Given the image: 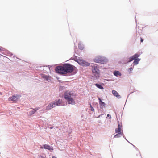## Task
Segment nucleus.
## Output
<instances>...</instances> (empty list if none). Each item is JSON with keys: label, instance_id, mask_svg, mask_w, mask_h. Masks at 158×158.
I'll return each instance as SVG.
<instances>
[{"label": "nucleus", "instance_id": "22", "mask_svg": "<svg viewBox=\"0 0 158 158\" xmlns=\"http://www.w3.org/2000/svg\"><path fill=\"white\" fill-rule=\"evenodd\" d=\"M115 132L116 133H118L120 134H123V132H121V129H119L118 128H116L115 130Z\"/></svg>", "mask_w": 158, "mask_h": 158}, {"label": "nucleus", "instance_id": "36", "mask_svg": "<svg viewBox=\"0 0 158 158\" xmlns=\"http://www.w3.org/2000/svg\"><path fill=\"white\" fill-rule=\"evenodd\" d=\"M52 158H57L55 156H52Z\"/></svg>", "mask_w": 158, "mask_h": 158}, {"label": "nucleus", "instance_id": "1", "mask_svg": "<svg viewBox=\"0 0 158 158\" xmlns=\"http://www.w3.org/2000/svg\"><path fill=\"white\" fill-rule=\"evenodd\" d=\"M64 65L65 74L72 73V74L74 75L77 72V69L74 65L69 63H65Z\"/></svg>", "mask_w": 158, "mask_h": 158}, {"label": "nucleus", "instance_id": "30", "mask_svg": "<svg viewBox=\"0 0 158 158\" xmlns=\"http://www.w3.org/2000/svg\"><path fill=\"white\" fill-rule=\"evenodd\" d=\"M70 95H71V97H74L75 96V94L71 92H70Z\"/></svg>", "mask_w": 158, "mask_h": 158}, {"label": "nucleus", "instance_id": "7", "mask_svg": "<svg viewBox=\"0 0 158 158\" xmlns=\"http://www.w3.org/2000/svg\"><path fill=\"white\" fill-rule=\"evenodd\" d=\"M40 148L41 149L44 148L51 151L53 150V148L48 144H43L42 146H41Z\"/></svg>", "mask_w": 158, "mask_h": 158}, {"label": "nucleus", "instance_id": "12", "mask_svg": "<svg viewBox=\"0 0 158 158\" xmlns=\"http://www.w3.org/2000/svg\"><path fill=\"white\" fill-rule=\"evenodd\" d=\"M112 93L118 99L121 98V96L119 95L118 92L115 90H112Z\"/></svg>", "mask_w": 158, "mask_h": 158}, {"label": "nucleus", "instance_id": "20", "mask_svg": "<svg viewBox=\"0 0 158 158\" xmlns=\"http://www.w3.org/2000/svg\"><path fill=\"white\" fill-rule=\"evenodd\" d=\"M78 47L79 49L82 50L84 48V45L80 42L78 44Z\"/></svg>", "mask_w": 158, "mask_h": 158}, {"label": "nucleus", "instance_id": "15", "mask_svg": "<svg viewBox=\"0 0 158 158\" xmlns=\"http://www.w3.org/2000/svg\"><path fill=\"white\" fill-rule=\"evenodd\" d=\"M2 51H6V52L10 56H11L13 55V54L10 51L6 50L5 48L0 46V52Z\"/></svg>", "mask_w": 158, "mask_h": 158}, {"label": "nucleus", "instance_id": "5", "mask_svg": "<svg viewBox=\"0 0 158 158\" xmlns=\"http://www.w3.org/2000/svg\"><path fill=\"white\" fill-rule=\"evenodd\" d=\"M56 73L58 74H62L64 75L65 74L64 65L62 66H58L55 69Z\"/></svg>", "mask_w": 158, "mask_h": 158}, {"label": "nucleus", "instance_id": "34", "mask_svg": "<svg viewBox=\"0 0 158 158\" xmlns=\"http://www.w3.org/2000/svg\"><path fill=\"white\" fill-rule=\"evenodd\" d=\"M143 41V39L141 37H140V41L141 42V43H142Z\"/></svg>", "mask_w": 158, "mask_h": 158}, {"label": "nucleus", "instance_id": "9", "mask_svg": "<svg viewBox=\"0 0 158 158\" xmlns=\"http://www.w3.org/2000/svg\"><path fill=\"white\" fill-rule=\"evenodd\" d=\"M98 99L99 100V104L100 105V107L102 109L104 107H105L106 105L105 103L102 101V99L99 97H98Z\"/></svg>", "mask_w": 158, "mask_h": 158}, {"label": "nucleus", "instance_id": "13", "mask_svg": "<svg viewBox=\"0 0 158 158\" xmlns=\"http://www.w3.org/2000/svg\"><path fill=\"white\" fill-rule=\"evenodd\" d=\"M67 101L68 103L69 104H71L72 105H74L75 104V102L73 98L71 97L66 100Z\"/></svg>", "mask_w": 158, "mask_h": 158}, {"label": "nucleus", "instance_id": "37", "mask_svg": "<svg viewBox=\"0 0 158 158\" xmlns=\"http://www.w3.org/2000/svg\"><path fill=\"white\" fill-rule=\"evenodd\" d=\"M123 137L125 139H126V137H125V136H124V134H123V135H122Z\"/></svg>", "mask_w": 158, "mask_h": 158}, {"label": "nucleus", "instance_id": "28", "mask_svg": "<svg viewBox=\"0 0 158 158\" xmlns=\"http://www.w3.org/2000/svg\"><path fill=\"white\" fill-rule=\"evenodd\" d=\"M90 104V109H91V110L93 111V112H94V110L93 108V107Z\"/></svg>", "mask_w": 158, "mask_h": 158}, {"label": "nucleus", "instance_id": "24", "mask_svg": "<svg viewBox=\"0 0 158 158\" xmlns=\"http://www.w3.org/2000/svg\"><path fill=\"white\" fill-rule=\"evenodd\" d=\"M122 125H120V123H119V121H118V128H117L118 129H119L122 130Z\"/></svg>", "mask_w": 158, "mask_h": 158}, {"label": "nucleus", "instance_id": "19", "mask_svg": "<svg viewBox=\"0 0 158 158\" xmlns=\"http://www.w3.org/2000/svg\"><path fill=\"white\" fill-rule=\"evenodd\" d=\"M94 85L99 89H104V87L102 86V85L100 84L95 83L94 84Z\"/></svg>", "mask_w": 158, "mask_h": 158}, {"label": "nucleus", "instance_id": "33", "mask_svg": "<svg viewBox=\"0 0 158 158\" xmlns=\"http://www.w3.org/2000/svg\"><path fill=\"white\" fill-rule=\"evenodd\" d=\"M131 144L133 146V147L135 148V149L136 150H137V151H139L138 148L136 147L135 145H134L132 144L131 143Z\"/></svg>", "mask_w": 158, "mask_h": 158}, {"label": "nucleus", "instance_id": "43", "mask_svg": "<svg viewBox=\"0 0 158 158\" xmlns=\"http://www.w3.org/2000/svg\"><path fill=\"white\" fill-rule=\"evenodd\" d=\"M139 155H140V156H141V154H140V152H139Z\"/></svg>", "mask_w": 158, "mask_h": 158}, {"label": "nucleus", "instance_id": "2", "mask_svg": "<svg viewBox=\"0 0 158 158\" xmlns=\"http://www.w3.org/2000/svg\"><path fill=\"white\" fill-rule=\"evenodd\" d=\"M94 61L97 63L104 64L107 61V59L103 56H96L94 59Z\"/></svg>", "mask_w": 158, "mask_h": 158}, {"label": "nucleus", "instance_id": "27", "mask_svg": "<svg viewBox=\"0 0 158 158\" xmlns=\"http://www.w3.org/2000/svg\"><path fill=\"white\" fill-rule=\"evenodd\" d=\"M21 96L20 94H17L15 95L16 98H17L16 99L17 101L20 98Z\"/></svg>", "mask_w": 158, "mask_h": 158}, {"label": "nucleus", "instance_id": "35", "mask_svg": "<svg viewBox=\"0 0 158 158\" xmlns=\"http://www.w3.org/2000/svg\"><path fill=\"white\" fill-rule=\"evenodd\" d=\"M46 67L48 66L49 67V69L50 70V68L51 67V66H50L49 65L46 66Z\"/></svg>", "mask_w": 158, "mask_h": 158}, {"label": "nucleus", "instance_id": "4", "mask_svg": "<svg viewBox=\"0 0 158 158\" xmlns=\"http://www.w3.org/2000/svg\"><path fill=\"white\" fill-rule=\"evenodd\" d=\"M92 71L94 73V76H93V79L94 80H98L99 77V69L96 66L92 67Z\"/></svg>", "mask_w": 158, "mask_h": 158}, {"label": "nucleus", "instance_id": "39", "mask_svg": "<svg viewBox=\"0 0 158 158\" xmlns=\"http://www.w3.org/2000/svg\"><path fill=\"white\" fill-rule=\"evenodd\" d=\"M127 142H128L129 143H130V144H131V143H130L127 140V139L126 138V139H125Z\"/></svg>", "mask_w": 158, "mask_h": 158}, {"label": "nucleus", "instance_id": "8", "mask_svg": "<svg viewBox=\"0 0 158 158\" xmlns=\"http://www.w3.org/2000/svg\"><path fill=\"white\" fill-rule=\"evenodd\" d=\"M63 97L66 100L69 99V98H71V95H70V91H66L64 92V93Z\"/></svg>", "mask_w": 158, "mask_h": 158}, {"label": "nucleus", "instance_id": "32", "mask_svg": "<svg viewBox=\"0 0 158 158\" xmlns=\"http://www.w3.org/2000/svg\"><path fill=\"white\" fill-rule=\"evenodd\" d=\"M109 118L110 119L111 118V115L110 114H108L107 115V117H106V118Z\"/></svg>", "mask_w": 158, "mask_h": 158}, {"label": "nucleus", "instance_id": "40", "mask_svg": "<svg viewBox=\"0 0 158 158\" xmlns=\"http://www.w3.org/2000/svg\"><path fill=\"white\" fill-rule=\"evenodd\" d=\"M127 142H128L129 143H130V144H131V143H130L127 140V139L126 138V139H125Z\"/></svg>", "mask_w": 158, "mask_h": 158}, {"label": "nucleus", "instance_id": "38", "mask_svg": "<svg viewBox=\"0 0 158 158\" xmlns=\"http://www.w3.org/2000/svg\"><path fill=\"white\" fill-rule=\"evenodd\" d=\"M96 105L97 106V107L98 108V104L97 103L96 104Z\"/></svg>", "mask_w": 158, "mask_h": 158}, {"label": "nucleus", "instance_id": "25", "mask_svg": "<svg viewBox=\"0 0 158 158\" xmlns=\"http://www.w3.org/2000/svg\"><path fill=\"white\" fill-rule=\"evenodd\" d=\"M106 115H105L103 114H101L98 115V117H97V118H99L100 117H102V118H104L105 117Z\"/></svg>", "mask_w": 158, "mask_h": 158}, {"label": "nucleus", "instance_id": "14", "mask_svg": "<svg viewBox=\"0 0 158 158\" xmlns=\"http://www.w3.org/2000/svg\"><path fill=\"white\" fill-rule=\"evenodd\" d=\"M54 107V106L53 105L52 102L46 107V109L47 110H49Z\"/></svg>", "mask_w": 158, "mask_h": 158}, {"label": "nucleus", "instance_id": "45", "mask_svg": "<svg viewBox=\"0 0 158 158\" xmlns=\"http://www.w3.org/2000/svg\"><path fill=\"white\" fill-rule=\"evenodd\" d=\"M137 156H138V154H137Z\"/></svg>", "mask_w": 158, "mask_h": 158}, {"label": "nucleus", "instance_id": "29", "mask_svg": "<svg viewBox=\"0 0 158 158\" xmlns=\"http://www.w3.org/2000/svg\"><path fill=\"white\" fill-rule=\"evenodd\" d=\"M39 109V107H36L34 109H33V110L34 111L35 113L37 110H38Z\"/></svg>", "mask_w": 158, "mask_h": 158}, {"label": "nucleus", "instance_id": "21", "mask_svg": "<svg viewBox=\"0 0 158 158\" xmlns=\"http://www.w3.org/2000/svg\"><path fill=\"white\" fill-rule=\"evenodd\" d=\"M117 134L114 135V137L115 138H118L120 137L121 136L123 135V134H120L117 133Z\"/></svg>", "mask_w": 158, "mask_h": 158}, {"label": "nucleus", "instance_id": "42", "mask_svg": "<svg viewBox=\"0 0 158 158\" xmlns=\"http://www.w3.org/2000/svg\"><path fill=\"white\" fill-rule=\"evenodd\" d=\"M53 128V127H50V129H52Z\"/></svg>", "mask_w": 158, "mask_h": 158}, {"label": "nucleus", "instance_id": "16", "mask_svg": "<svg viewBox=\"0 0 158 158\" xmlns=\"http://www.w3.org/2000/svg\"><path fill=\"white\" fill-rule=\"evenodd\" d=\"M113 73L114 75L116 77H120L122 75L121 73L118 71L115 70L114 71Z\"/></svg>", "mask_w": 158, "mask_h": 158}, {"label": "nucleus", "instance_id": "26", "mask_svg": "<svg viewBox=\"0 0 158 158\" xmlns=\"http://www.w3.org/2000/svg\"><path fill=\"white\" fill-rule=\"evenodd\" d=\"M35 113V112H34V111L32 110L29 112V114L30 116H31L33 114Z\"/></svg>", "mask_w": 158, "mask_h": 158}, {"label": "nucleus", "instance_id": "6", "mask_svg": "<svg viewBox=\"0 0 158 158\" xmlns=\"http://www.w3.org/2000/svg\"><path fill=\"white\" fill-rule=\"evenodd\" d=\"M140 56V54L139 53H136L134 55L128 58V60L127 63H128L132 61L136 58L139 57Z\"/></svg>", "mask_w": 158, "mask_h": 158}, {"label": "nucleus", "instance_id": "3", "mask_svg": "<svg viewBox=\"0 0 158 158\" xmlns=\"http://www.w3.org/2000/svg\"><path fill=\"white\" fill-rule=\"evenodd\" d=\"M75 58H71L73 60L77 62L80 65L83 67H87L90 65V63L88 62H86L85 60H82L77 58L75 56Z\"/></svg>", "mask_w": 158, "mask_h": 158}, {"label": "nucleus", "instance_id": "41", "mask_svg": "<svg viewBox=\"0 0 158 158\" xmlns=\"http://www.w3.org/2000/svg\"><path fill=\"white\" fill-rule=\"evenodd\" d=\"M2 92H0V95H2Z\"/></svg>", "mask_w": 158, "mask_h": 158}, {"label": "nucleus", "instance_id": "23", "mask_svg": "<svg viewBox=\"0 0 158 158\" xmlns=\"http://www.w3.org/2000/svg\"><path fill=\"white\" fill-rule=\"evenodd\" d=\"M131 67L130 68L128 69L130 71H129V73H131V72L133 70V68H134V65H132V64L131 65Z\"/></svg>", "mask_w": 158, "mask_h": 158}, {"label": "nucleus", "instance_id": "10", "mask_svg": "<svg viewBox=\"0 0 158 158\" xmlns=\"http://www.w3.org/2000/svg\"><path fill=\"white\" fill-rule=\"evenodd\" d=\"M52 102L55 107L56 106H60L61 105L62 101L60 99H58L57 100H55Z\"/></svg>", "mask_w": 158, "mask_h": 158}, {"label": "nucleus", "instance_id": "11", "mask_svg": "<svg viewBox=\"0 0 158 158\" xmlns=\"http://www.w3.org/2000/svg\"><path fill=\"white\" fill-rule=\"evenodd\" d=\"M41 76L42 78L44 79V80H46L48 82H49L51 81L50 79L51 77L49 76H48L45 74H41Z\"/></svg>", "mask_w": 158, "mask_h": 158}, {"label": "nucleus", "instance_id": "17", "mask_svg": "<svg viewBox=\"0 0 158 158\" xmlns=\"http://www.w3.org/2000/svg\"><path fill=\"white\" fill-rule=\"evenodd\" d=\"M141 59L139 58L138 57L136 58L134 60V61L132 64L134 65H137L139 64V62L140 60Z\"/></svg>", "mask_w": 158, "mask_h": 158}, {"label": "nucleus", "instance_id": "44", "mask_svg": "<svg viewBox=\"0 0 158 158\" xmlns=\"http://www.w3.org/2000/svg\"><path fill=\"white\" fill-rule=\"evenodd\" d=\"M59 82H61L60 81H59Z\"/></svg>", "mask_w": 158, "mask_h": 158}, {"label": "nucleus", "instance_id": "18", "mask_svg": "<svg viewBox=\"0 0 158 158\" xmlns=\"http://www.w3.org/2000/svg\"><path fill=\"white\" fill-rule=\"evenodd\" d=\"M17 98H16L15 95H12L9 98L8 100L10 101H13L14 102H16L17 101Z\"/></svg>", "mask_w": 158, "mask_h": 158}, {"label": "nucleus", "instance_id": "31", "mask_svg": "<svg viewBox=\"0 0 158 158\" xmlns=\"http://www.w3.org/2000/svg\"><path fill=\"white\" fill-rule=\"evenodd\" d=\"M37 158H45L43 156L41 155H39Z\"/></svg>", "mask_w": 158, "mask_h": 158}]
</instances>
